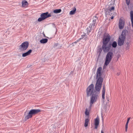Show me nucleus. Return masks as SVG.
Returning <instances> with one entry per match:
<instances>
[{"instance_id":"1","label":"nucleus","mask_w":133,"mask_h":133,"mask_svg":"<svg viewBox=\"0 0 133 133\" xmlns=\"http://www.w3.org/2000/svg\"><path fill=\"white\" fill-rule=\"evenodd\" d=\"M41 111L39 109H31L29 112L28 115L25 117V120H27L32 117V115L37 114L41 112Z\"/></svg>"},{"instance_id":"2","label":"nucleus","mask_w":133,"mask_h":133,"mask_svg":"<svg viewBox=\"0 0 133 133\" xmlns=\"http://www.w3.org/2000/svg\"><path fill=\"white\" fill-rule=\"evenodd\" d=\"M91 96L90 97V106L89 107L90 109H91L92 104L94 102L96 101L98 95L97 94V92L95 90L94 91V93L91 95Z\"/></svg>"},{"instance_id":"3","label":"nucleus","mask_w":133,"mask_h":133,"mask_svg":"<svg viewBox=\"0 0 133 133\" xmlns=\"http://www.w3.org/2000/svg\"><path fill=\"white\" fill-rule=\"evenodd\" d=\"M103 80L102 77H99L98 78L95 87V88L96 91H100Z\"/></svg>"},{"instance_id":"4","label":"nucleus","mask_w":133,"mask_h":133,"mask_svg":"<svg viewBox=\"0 0 133 133\" xmlns=\"http://www.w3.org/2000/svg\"><path fill=\"white\" fill-rule=\"evenodd\" d=\"M113 53L111 51H109L108 52L106 55L104 65H107L110 63L113 58Z\"/></svg>"},{"instance_id":"5","label":"nucleus","mask_w":133,"mask_h":133,"mask_svg":"<svg viewBox=\"0 0 133 133\" xmlns=\"http://www.w3.org/2000/svg\"><path fill=\"white\" fill-rule=\"evenodd\" d=\"M51 16L50 14H49L48 12L43 13L41 14V17L39 18L37 20L38 21L40 22Z\"/></svg>"},{"instance_id":"6","label":"nucleus","mask_w":133,"mask_h":133,"mask_svg":"<svg viewBox=\"0 0 133 133\" xmlns=\"http://www.w3.org/2000/svg\"><path fill=\"white\" fill-rule=\"evenodd\" d=\"M94 85L92 84L89 85L87 89V95L88 97L91 96L93 94L94 91Z\"/></svg>"},{"instance_id":"7","label":"nucleus","mask_w":133,"mask_h":133,"mask_svg":"<svg viewBox=\"0 0 133 133\" xmlns=\"http://www.w3.org/2000/svg\"><path fill=\"white\" fill-rule=\"evenodd\" d=\"M125 34H121V35L119 36L117 41L118 44L119 46H121L124 44L125 38Z\"/></svg>"},{"instance_id":"8","label":"nucleus","mask_w":133,"mask_h":133,"mask_svg":"<svg viewBox=\"0 0 133 133\" xmlns=\"http://www.w3.org/2000/svg\"><path fill=\"white\" fill-rule=\"evenodd\" d=\"M111 46V44L110 43L109 44L103 43L102 48L105 53L108 52L110 50Z\"/></svg>"},{"instance_id":"9","label":"nucleus","mask_w":133,"mask_h":133,"mask_svg":"<svg viewBox=\"0 0 133 133\" xmlns=\"http://www.w3.org/2000/svg\"><path fill=\"white\" fill-rule=\"evenodd\" d=\"M29 43L27 41H25L19 46V49L21 51L26 50L28 48Z\"/></svg>"},{"instance_id":"10","label":"nucleus","mask_w":133,"mask_h":133,"mask_svg":"<svg viewBox=\"0 0 133 133\" xmlns=\"http://www.w3.org/2000/svg\"><path fill=\"white\" fill-rule=\"evenodd\" d=\"M110 38L111 37L109 34L107 36H104L103 38V43L108 44L110 39Z\"/></svg>"},{"instance_id":"11","label":"nucleus","mask_w":133,"mask_h":133,"mask_svg":"<svg viewBox=\"0 0 133 133\" xmlns=\"http://www.w3.org/2000/svg\"><path fill=\"white\" fill-rule=\"evenodd\" d=\"M125 22L124 20L120 19L118 23V27L120 29H123L124 26Z\"/></svg>"},{"instance_id":"12","label":"nucleus","mask_w":133,"mask_h":133,"mask_svg":"<svg viewBox=\"0 0 133 133\" xmlns=\"http://www.w3.org/2000/svg\"><path fill=\"white\" fill-rule=\"evenodd\" d=\"M98 18L96 16H95L93 17V21L90 24L89 26L94 28L95 26L96 23V21L98 20Z\"/></svg>"},{"instance_id":"13","label":"nucleus","mask_w":133,"mask_h":133,"mask_svg":"<svg viewBox=\"0 0 133 133\" xmlns=\"http://www.w3.org/2000/svg\"><path fill=\"white\" fill-rule=\"evenodd\" d=\"M109 7H108V8L106 9H105L106 11H107V12H108L109 11H114L115 10V6L114 4L113 3L112 4H110L109 3Z\"/></svg>"},{"instance_id":"14","label":"nucleus","mask_w":133,"mask_h":133,"mask_svg":"<svg viewBox=\"0 0 133 133\" xmlns=\"http://www.w3.org/2000/svg\"><path fill=\"white\" fill-rule=\"evenodd\" d=\"M102 68L101 67H99L97 69L96 72V77L98 78L99 77H101V71L102 70Z\"/></svg>"},{"instance_id":"15","label":"nucleus","mask_w":133,"mask_h":133,"mask_svg":"<svg viewBox=\"0 0 133 133\" xmlns=\"http://www.w3.org/2000/svg\"><path fill=\"white\" fill-rule=\"evenodd\" d=\"M99 122V117H97L95 119V129H97Z\"/></svg>"},{"instance_id":"16","label":"nucleus","mask_w":133,"mask_h":133,"mask_svg":"<svg viewBox=\"0 0 133 133\" xmlns=\"http://www.w3.org/2000/svg\"><path fill=\"white\" fill-rule=\"evenodd\" d=\"M32 52V50H29L27 52L23 53L22 54V56L23 57H25L28 56Z\"/></svg>"},{"instance_id":"17","label":"nucleus","mask_w":133,"mask_h":133,"mask_svg":"<svg viewBox=\"0 0 133 133\" xmlns=\"http://www.w3.org/2000/svg\"><path fill=\"white\" fill-rule=\"evenodd\" d=\"M130 16L131 22L132 26L133 28V11H131L130 12Z\"/></svg>"},{"instance_id":"18","label":"nucleus","mask_w":133,"mask_h":133,"mask_svg":"<svg viewBox=\"0 0 133 133\" xmlns=\"http://www.w3.org/2000/svg\"><path fill=\"white\" fill-rule=\"evenodd\" d=\"M102 98L103 99H105V88L104 86L102 89Z\"/></svg>"},{"instance_id":"19","label":"nucleus","mask_w":133,"mask_h":133,"mask_svg":"<svg viewBox=\"0 0 133 133\" xmlns=\"http://www.w3.org/2000/svg\"><path fill=\"white\" fill-rule=\"evenodd\" d=\"M22 6L23 7H26L28 5V2L25 0L23 1L22 2Z\"/></svg>"},{"instance_id":"20","label":"nucleus","mask_w":133,"mask_h":133,"mask_svg":"<svg viewBox=\"0 0 133 133\" xmlns=\"http://www.w3.org/2000/svg\"><path fill=\"white\" fill-rule=\"evenodd\" d=\"M48 41V40L47 39L44 38L41 39L40 42L41 43L44 44L47 43Z\"/></svg>"},{"instance_id":"21","label":"nucleus","mask_w":133,"mask_h":133,"mask_svg":"<svg viewBox=\"0 0 133 133\" xmlns=\"http://www.w3.org/2000/svg\"><path fill=\"white\" fill-rule=\"evenodd\" d=\"M105 14L106 15H109L110 16L113 15L112 14L113 12L112 11H110L108 12H107V11H106V10H105Z\"/></svg>"},{"instance_id":"22","label":"nucleus","mask_w":133,"mask_h":133,"mask_svg":"<svg viewBox=\"0 0 133 133\" xmlns=\"http://www.w3.org/2000/svg\"><path fill=\"white\" fill-rule=\"evenodd\" d=\"M61 11V9H56L53 11V12L55 13H60Z\"/></svg>"},{"instance_id":"23","label":"nucleus","mask_w":133,"mask_h":133,"mask_svg":"<svg viewBox=\"0 0 133 133\" xmlns=\"http://www.w3.org/2000/svg\"><path fill=\"white\" fill-rule=\"evenodd\" d=\"M117 45V43L116 41H114L111 44V46L113 48H116Z\"/></svg>"},{"instance_id":"24","label":"nucleus","mask_w":133,"mask_h":133,"mask_svg":"<svg viewBox=\"0 0 133 133\" xmlns=\"http://www.w3.org/2000/svg\"><path fill=\"white\" fill-rule=\"evenodd\" d=\"M89 121V120L88 118H86L85 119L84 125L85 127H86L88 126Z\"/></svg>"},{"instance_id":"25","label":"nucleus","mask_w":133,"mask_h":133,"mask_svg":"<svg viewBox=\"0 0 133 133\" xmlns=\"http://www.w3.org/2000/svg\"><path fill=\"white\" fill-rule=\"evenodd\" d=\"M93 28L92 27H91V26H89L88 28H87V30L88 33H90L91 32L92 30V29Z\"/></svg>"},{"instance_id":"26","label":"nucleus","mask_w":133,"mask_h":133,"mask_svg":"<svg viewBox=\"0 0 133 133\" xmlns=\"http://www.w3.org/2000/svg\"><path fill=\"white\" fill-rule=\"evenodd\" d=\"M76 10V8H74L73 10L71 11L70 12V14L71 15H72L74 14L75 13V12Z\"/></svg>"},{"instance_id":"27","label":"nucleus","mask_w":133,"mask_h":133,"mask_svg":"<svg viewBox=\"0 0 133 133\" xmlns=\"http://www.w3.org/2000/svg\"><path fill=\"white\" fill-rule=\"evenodd\" d=\"M128 27H127V29L125 28V29H123L122 31V33H127L128 32Z\"/></svg>"},{"instance_id":"28","label":"nucleus","mask_w":133,"mask_h":133,"mask_svg":"<svg viewBox=\"0 0 133 133\" xmlns=\"http://www.w3.org/2000/svg\"><path fill=\"white\" fill-rule=\"evenodd\" d=\"M103 49L102 48H99L97 50V52L99 54V55H100Z\"/></svg>"},{"instance_id":"29","label":"nucleus","mask_w":133,"mask_h":133,"mask_svg":"<svg viewBox=\"0 0 133 133\" xmlns=\"http://www.w3.org/2000/svg\"><path fill=\"white\" fill-rule=\"evenodd\" d=\"M85 114L87 116L89 115V112L88 111V109L87 108L85 110Z\"/></svg>"},{"instance_id":"30","label":"nucleus","mask_w":133,"mask_h":133,"mask_svg":"<svg viewBox=\"0 0 133 133\" xmlns=\"http://www.w3.org/2000/svg\"><path fill=\"white\" fill-rule=\"evenodd\" d=\"M54 37V35H53L52 36H50V35H48V36L46 37L49 39H51L53 38Z\"/></svg>"},{"instance_id":"31","label":"nucleus","mask_w":133,"mask_h":133,"mask_svg":"<svg viewBox=\"0 0 133 133\" xmlns=\"http://www.w3.org/2000/svg\"><path fill=\"white\" fill-rule=\"evenodd\" d=\"M126 47L127 49H129V42H127L126 44Z\"/></svg>"},{"instance_id":"32","label":"nucleus","mask_w":133,"mask_h":133,"mask_svg":"<svg viewBox=\"0 0 133 133\" xmlns=\"http://www.w3.org/2000/svg\"><path fill=\"white\" fill-rule=\"evenodd\" d=\"M126 3L127 5H129L130 4V0H126Z\"/></svg>"},{"instance_id":"33","label":"nucleus","mask_w":133,"mask_h":133,"mask_svg":"<svg viewBox=\"0 0 133 133\" xmlns=\"http://www.w3.org/2000/svg\"><path fill=\"white\" fill-rule=\"evenodd\" d=\"M102 30V28H100L99 29V31L98 33H102V32L101 31Z\"/></svg>"},{"instance_id":"34","label":"nucleus","mask_w":133,"mask_h":133,"mask_svg":"<svg viewBox=\"0 0 133 133\" xmlns=\"http://www.w3.org/2000/svg\"><path fill=\"white\" fill-rule=\"evenodd\" d=\"M85 34H84V35H82L81 36V37L80 38H81V39L83 38L84 37H85Z\"/></svg>"},{"instance_id":"35","label":"nucleus","mask_w":133,"mask_h":133,"mask_svg":"<svg viewBox=\"0 0 133 133\" xmlns=\"http://www.w3.org/2000/svg\"><path fill=\"white\" fill-rule=\"evenodd\" d=\"M81 39V38H79L78 40H77L75 42H76V43L78 42Z\"/></svg>"},{"instance_id":"36","label":"nucleus","mask_w":133,"mask_h":133,"mask_svg":"<svg viewBox=\"0 0 133 133\" xmlns=\"http://www.w3.org/2000/svg\"><path fill=\"white\" fill-rule=\"evenodd\" d=\"M128 123H129L128 122H127L126 123V124L125 127H128Z\"/></svg>"},{"instance_id":"37","label":"nucleus","mask_w":133,"mask_h":133,"mask_svg":"<svg viewBox=\"0 0 133 133\" xmlns=\"http://www.w3.org/2000/svg\"><path fill=\"white\" fill-rule=\"evenodd\" d=\"M77 43H76V42H74L73 43H72V45L73 46H74V44H76Z\"/></svg>"},{"instance_id":"38","label":"nucleus","mask_w":133,"mask_h":133,"mask_svg":"<svg viewBox=\"0 0 133 133\" xmlns=\"http://www.w3.org/2000/svg\"><path fill=\"white\" fill-rule=\"evenodd\" d=\"M130 119V118H128V119H127V122L129 123Z\"/></svg>"},{"instance_id":"39","label":"nucleus","mask_w":133,"mask_h":133,"mask_svg":"<svg viewBox=\"0 0 133 133\" xmlns=\"http://www.w3.org/2000/svg\"><path fill=\"white\" fill-rule=\"evenodd\" d=\"M112 16L110 17V19H113L114 18V16L113 15L111 16Z\"/></svg>"},{"instance_id":"40","label":"nucleus","mask_w":133,"mask_h":133,"mask_svg":"<svg viewBox=\"0 0 133 133\" xmlns=\"http://www.w3.org/2000/svg\"><path fill=\"white\" fill-rule=\"evenodd\" d=\"M128 128V127H125V131H126V132H127V131Z\"/></svg>"},{"instance_id":"41","label":"nucleus","mask_w":133,"mask_h":133,"mask_svg":"<svg viewBox=\"0 0 133 133\" xmlns=\"http://www.w3.org/2000/svg\"><path fill=\"white\" fill-rule=\"evenodd\" d=\"M43 34V36L44 37H46V36H45V34Z\"/></svg>"},{"instance_id":"42","label":"nucleus","mask_w":133,"mask_h":133,"mask_svg":"<svg viewBox=\"0 0 133 133\" xmlns=\"http://www.w3.org/2000/svg\"><path fill=\"white\" fill-rule=\"evenodd\" d=\"M101 133H104L103 132V131L102 130L101 131Z\"/></svg>"},{"instance_id":"43","label":"nucleus","mask_w":133,"mask_h":133,"mask_svg":"<svg viewBox=\"0 0 133 133\" xmlns=\"http://www.w3.org/2000/svg\"><path fill=\"white\" fill-rule=\"evenodd\" d=\"M117 74L118 75H119V74Z\"/></svg>"},{"instance_id":"44","label":"nucleus","mask_w":133,"mask_h":133,"mask_svg":"<svg viewBox=\"0 0 133 133\" xmlns=\"http://www.w3.org/2000/svg\"><path fill=\"white\" fill-rule=\"evenodd\" d=\"M117 74L118 75H119V74Z\"/></svg>"},{"instance_id":"45","label":"nucleus","mask_w":133,"mask_h":133,"mask_svg":"<svg viewBox=\"0 0 133 133\" xmlns=\"http://www.w3.org/2000/svg\"><path fill=\"white\" fill-rule=\"evenodd\" d=\"M117 74L118 75H119V74Z\"/></svg>"}]
</instances>
